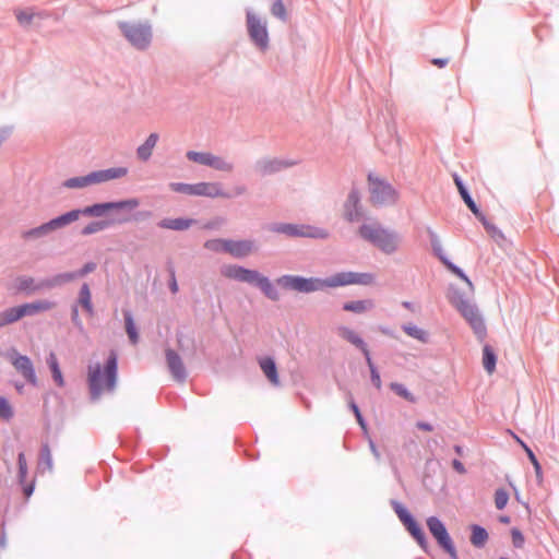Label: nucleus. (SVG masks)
Returning a JSON list of instances; mask_svg holds the SVG:
<instances>
[{
    "instance_id": "38",
    "label": "nucleus",
    "mask_w": 559,
    "mask_h": 559,
    "mask_svg": "<svg viewBox=\"0 0 559 559\" xmlns=\"http://www.w3.org/2000/svg\"><path fill=\"white\" fill-rule=\"evenodd\" d=\"M17 466H19V473H17L19 483L21 485H23V484H25V480L27 477V472H28L26 457L23 452H20L17 455Z\"/></svg>"
},
{
    "instance_id": "48",
    "label": "nucleus",
    "mask_w": 559,
    "mask_h": 559,
    "mask_svg": "<svg viewBox=\"0 0 559 559\" xmlns=\"http://www.w3.org/2000/svg\"><path fill=\"white\" fill-rule=\"evenodd\" d=\"M107 224L105 222H92L82 229V235H92L105 229Z\"/></svg>"
},
{
    "instance_id": "22",
    "label": "nucleus",
    "mask_w": 559,
    "mask_h": 559,
    "mask_svg": "<svg viewBox=\"0 0 559 559\" xmlns=\"http://www.w3.org/2000/svg\"><path fill=\"white\" fill-rule=\"evenodd\" d=\"M167 362L170 371L174 374L175 380H185V368L180 357L174 350H167L166 353Z\"/></svg>"
},
{
    "instance_id": "44",
    "label": "nucleus",
    "mask_w": 559,
    "mask_h": 559,
    "mask_svg": "<svg viewBox=\"0 0 559 559\" xmlns=\"http://www.w3.org/2000/svg\"><path fill=\"white\" fill-rule=\"evenodd\" d=\"M227 243H228V240H226V239H212V240H207L204 243V247L206 249L215 251V252H219V251L227 252Z\"/></svg>"
},
{
    "instance_id": "4",
    "label": "nucleus",
    "mask_w": 559,
    "mask_h": 559,
    "mask_svg": "<svg viewBox=\"0 0 559 559\" xmlns=\"http://www.w3.org/2000/svg\"><path fill=\"white\" fill-rule=\"evenodd\" d=\"M392 508L396 513L400 521L403 523L407 532L413 536V538L417 542L420 548L427 551L428 542L426 535L412 514L407 511V509L400 502L393 500L391 501Z\"/></svg>"
},
{
    "instance_id": "10",
    "label": "nucleus",
    "mask_w": 559,
    "mask_h": 559,
    "mask_svg": "<svg viewBox=\"0 0 559 559\" xmlns=\"http://www.w3.org/2000/svg\"><path fill=\"white\" fill-rule=\"evenodd\" d=\"M247 28L251 40L261 49L265 50L269 46V34L266 23L258 17L253 12H247Z\"/></svg>"
},
{
    "instance_id": "52",
    "label": "nucleus",
    "mask_w": 559,
    "mask_h": 559,
    "mask_svg": "<svg viewBox=\"0 0 559 559\" xmlns=\"http://www.w3.org/2000/svg\"><path fill=\"white\" fill-rule=\"evenodd\" d=\"M271 12L273 15H275L282 20L286 19V9H285L283 1H281V0L275 1L272 4Z\"/></svg>"
},
{
    "instance_id": "25",
    "label": "nucleus",
    "mask_w": 559,
    "mask_h": 559,
    "mask_svg": "<svg viewBox=\"0 0 559 559\" xmlns=\"http://www.w3.org/2000/svg\"><path fill=\"white\" fill-rule=\"evenodd\" d=\"M194 223L189 218H164L158 223V226L164 229L185 230Z\"/></svg>"
},
{
    "instance_id": "30",
    "label": "nucleus",
    "mask_w": 559,
    "mask_h": 559,
    "mask_svg": "<svg viewBox=\"0 0 559 559\" xmlns=\"http://www.w3.org/2000/svg\"><path fill=\"white\" fill-rule=\"evenodd\" d=\"M371 308H373L372 300L348 301V302H345L343 306V309L345 311H350V312H355V313H362V312L368 311Z\"/></svg>"
},
{
    "instance_id": "7",
    "label": "nucleus",
    "mask_w": 559,
    "mask_h": 559,
    "mask_svg": "<svg viewBox=\"0 0 559 559\" xmlns=\"http://www.w3.org/2000/svg\"><path fill=\"white\" fill-rule=\"evenodd\" d=\"M374 276L370 273L341 272L323 280L324 288H335L347 285H371Z\"/></svg>"
},
{
    "instance_id": "19",
    "label": "nucleus",
    "mask_w": 559,
    "mask_h": 559,
    "mask_svg": "<svg viewBox=\"0 0 559 559\" xmlns=\"http://www.w3.org/2000/svg\"><path fill=\"white\" fill-rule=\"evenodd\" d=\"M254 242L251 240H228L227 253L235 258H245L254 251Z\"/></svg>"
},
{
    "instance_id": "3",
    "label": "nucleus",
    "mask_w": 559,
    "mask_h": 559,
    "mask_svg": "<svg viewBox=\"0 0 559 559\" xmlns=\"http://www.w3.org/2000/svg\"><path fill=\"white\" fill-rule=\"evenodd\" d=\"M368 189L370 202L376 206L393 204L397 199V193L393 187L372 174L368 176Z\"/></svg>"
},
{
    "instance_id": "39",
    "label": "nucleus",
    "mask_w": 559,
    "mask_h": 559,
    "mask_svg": "<svg viewBox=\"0 0 559 559\" xmlns=\"http://www.w3.org/2000/svg\"><path fill=\"white\" fill-rule=\"evenodd\" d=\"M403 330L407 335H409L423 343L427 342V338H428L427 333L424 330L419 329L418 326L408 324V325H404Z\"/></svg>"
},
{
    "instance_id": "57",
    "label": "nucleus",
    "mask_w": 559,
    "mask_h": 559,
    "mask_svg": "<svg viewBox=\"0 0 559 559\" xmlns=\"http://www.w3.org/2000/svg\"><path fill=\"white\" fill-rule=\"evenodd\" d=\"M511 534H512L513 545L516 548H521L523 546V544H524V536L522 535V533L519 530L513 528L511 531Z\"/></svg>"
},
{
    "instance_id": "2",
    "label": "nucleus",
    "mask_w": 559,
    "mask_h": 559,
    "mask_svg": "<svg viewBox=\"0 0 559 559\" xmlns=\"http://www.w3.org/2000/svg\"><path fill=\"white\" fill-rule=\"evenodd\" d=\"M359 236L372 243L384 253H393L397 250L400 239L397 234L384 228L377 222L365 223L358 229Z\"/></svg>"
},
{
    "instance_id": "47",
    "label": "nucleus",
    "mask_w": 559,
    "mask_h": 559,
    "mask_svg": "<svg viewBox=\"0 0 559 559\" xmlns=\"http://www.w3.org/2000/svg\"><path fill=\"white\" fill-rule=\"evenodd\" d=\"M104 174L106 176V181H109L124 177L128 174V169L126 167L109 168L105 169Z\"/></svg>"
},
{
    "instance_id": "24",
    "label": "nucleus",
    "mask_w": 559,
    "mask_h": 559,
    "mask_svg": "<svg viewBox=\"0 0 559 559\" xmlns=\"http://www.w3.org/2000/svg\"><path fill=\"white\" fill-rule=\"evenodd\" d=\"M24 318L22 306L8 308L0 312V328L12 324Z\"/></svg>"
},
{
    "instance_id": "1",
    "label": "nucleus",
    "mask_w": 559,
    "mask_h": 559,
    "mask_svg": "<svg viewBox=\"0 0 559 559\" xmlns=\"http://www.w3.org/2000/svg\"><path fill=\"white\" fill-rule=\"evenodd\" d=\"M433 250L442 263L451 271L454 275L462 278L468 286L469 295L463 296V294L453 289L449 296L450 302L460 311L464 319L469 323L471 328L478 336H483L486 332V326L483 318L480 317L478 309L472 302V295L474 293V285L464 272L451 263L445 255L442 253L440 243H433Z\"/></svg>"
},
{
    "instance_id": "23",
    "label": "nucleus",
    "mask_w": 559,
    "mask_h": 559,
    "mask_svg": "<svg viewBox=\"0 0 559 559\" xmlns=\"http://www.w3.org/2000/svg\"><path fill=\"white\" fill-rule=\"evenodd\" d=\"M81 216L80 210H73L66 214H62L51 221H49V226L51 228V231L62 228L73 222H76Z\"/></svg>"
},
{
    "instance_id": "54",
    "label": "nucleus",
    "mask_w": 559,
    "mask_h": 559,
    "mask_svg": "<svg viewBox=\"0 0 559 559\" xmlns=\"http://www.w3.org/2000/svg\"><path fill=\"white\" fill-rule=\"evenodd\" d=\"M396 395L409 401L415 402L414 394L407 389V386H391Z\"/></svg>"
},
{
    "instance_id": "35",
    "label": "nucleus",
    "mask_w": 559,
    "mask_h": 559,
    "mask_svg": "<svg viewBox=\"0 0 559 559\" xmlns=\"http://www.w3.org/2000/svg\"><path fill=\"white\" fill-rule=\"evenodd\" d=\"M483 366L489 373H491L496 367V355L489 345H485L483 348Z\"/></svg>"
},
{
    "instance_id": "17",
    "label": "nucleus",
    "mask_w": 559,
    "mask_h": 559,
    "mask_svg": "<svg viewBox=\"0 0 559 559\" xmlns=\"http://www.w3.org/2000/svg\"><path fill=\"white\" fill-rule=\"evenodd\" d=\"M43 288H45V282L36 283L32 276H17L12 282V289H14L15 293L32 294Z\"/></svg>"
},
{
    "instance_id": "11",
    "label": "nucleus",
    "mask_w": 559,
    "mask_h": 559,
    "mask_svg": "<svg viewBox=\"0 0 559 559\" xmlns=\"http://www.w3.org/2000/svg\"><path fill=\"white\" fill-rule=\"evenodd\" d=\"M273 230L289 237L326 238L328 231L309 225L278 224Z\"/></svg>"
},
{
    "instance_id": "43",
    "label": "nucleus",
    "mask_w": 559,
    "mask_h": 559,
    "mask_svg": "<svg viewBox=\"0 0 559 559\" xmlns=\"http://www.w3.org/2000/svg\"><path fill=\"white\" fill-rule=\"evenodd\" d=\"M210 154V152L189 151L187 152V158L193 163L206 166Z\"/></svg>"
},
{
    "instance_id": "49",
    "label": "nucleus",
    "mask_w": 559,
    "mask_h": 559,
    "mask_svg": "<svg viewBox=\"0 0 559 559\" xmlns=\"http://www.w3.org/2000/svg\"><path fill=\"white\" fill-rule=\"evenodd\" d=\"M114 389L115 386H90V399L92 401H97L105 392L111 394Z\"/></svg>"
},
{
    "instance_id": "45",
    "label": "nucleus",
    "mask_w": 559,
    "mask_h": 559,
    "mask_svg": "<svg viewBox=\"0 0 559 559\" xmlns=\"http://www.w3.org/2000/svg\"><path fill=\"white\" fill-rule=\"evenodd\" d=\"M13 409L7 399L0 397V419L10 420L13 417Z\"/></svg>"
},
{
    "instance_id": "42",
    "label": "nucleus",
    "mask_w": 559,
    "mask_h": 559,
    "mask_svg": "<svg viewBox=\"0 0 559 559\" xmlns=\"http://www.w3.org/2000/svg\"><path fill=\"white\" fill-rule=\"evenodd\" d=\"M170 189L175 192L185 193L188 195H195V183H181V182H173L169 185Z\"/></svg>"
},
{
    "instance_id": "29",
    "label": "nucleus",
    "mask_w": 559,
    "mask_h": 559,
    "mask_svg": "<svg viewBox=\"0 0 559 559\" xmlns=\"http://www.w3.org/2000/svg\"><path fill=\"white\" fill-rule=\"evenodd\" d=\"M260 367L270 382L277 383L278 378H277L276 366L272 358H270V357L262 358L260 360Z\"/></svg>"
},
{
    "instance_id": "50",
    "label": "nucleus",
    "mask_w": 559,
    "mask_h": 559,
    "mask_svg": "<svg viewBox=\"0 0 559 559\" xmlns=\"http://www.w3.org/2000/svg\"><path fill=\"white\" fill-rule=\"evenodd\" d=\"M348 405H349L350 409L353 411V413L355 414L357 423L362 428V430L366 432L367 431L366 421H365V419H364V417H362V415H361L357 404L355 403V401L352 397L348 401Z\"/></svg>"
},
{
    "instance_id": "34",
    "label": "nucleus",
    "mask_w": 559,
    "mask_h": 559,
    "mask_svg": "<svg viewBox=\"0 0 559 559\" xmlns=\"http://www.w3.org/2000/svg\"><path fill=\"white\" fill-rule=\"evenodd\" d=\"M47 364L52 373V379L57 384H63V377L59 368L58 359L55 353H50L47 358Z\"/></svg>"
},
{
    "instance_id": "16",
    "label": "nucleus",
    "mask_w": 559,
    "mask_h": 559,
    "mask_svg": "<svg viewBox=\"0 0 559 559\" xmlns=\"http://www.w3.org/2000/svg\"><path fill=\"white\" fill-rule=\"evenodd\" d=\"M359 202V193L356 190H352L344 204V217L348 222H355L361 217Z\"/></svg>"
},
{
    "instance_id": "32",
    "label": "nucleus",
    "mask_w": 559,
    "mask_h": 559,
    "mask_svg": "<svg viewBox=\"0 0 559 559\" xmlns=\"http://www.w3.org/2000/svg\"><path fill=\"white\" fill-rule=\"evenodd\" d=\"M78 278V274L75 272H69V273H62L53 276L50 280H46L45 282V288H50L55 286L62 285L64 283L74 281Z\"/></svg>"
},
{
    "instance_id": "8",
    "label": "nucleus",
    "mask_w": 559,
    "mask_h": 559,
    "mask_svg": "<svg viewBox=\"0 0 559 559\" xmlns=\"http://www.w3.org/2000/svg\"><path fill=\"white\" fill-rule=\"evenodd\" d=\"M277 284L285 289H292L300 293H311L324 289L323 280L305 278L294 275H284L277 278Z\"/></svg>"
},
{
    "instance_id": "6",
    "label": "nucleus",
    "mask_w": 559,
    "mask_h": 559,
    "mask_svg": "<svg viewBox=\"0 0 559 559\" xmlns=\"http://www.w3.org/2000/svg\"><path fill=\"white\" fill-rule=\"evenodd\" d=\"M140 205L138 199H128L118 202L97 203L80 210L81 215L100 217L108 211L132 212Z\"/></svg>"
},
{
    "instance_id": "12",
    "label": "nucleus",
    "mask_w": 559,
    "mask_h": 559,
    "mask_svg": "<svg viewBox=\"0 0 559 559\" xmlns=\"http://www.w3.org/2000/svg\"><path fill=\"white\" fill-rule=\"evenodd\" d=\"M240 282L255 285L264 293L266 297L273 300L278 299V293L273 287L270 280L255 270L245 269Z\"/></svg>"
},
{
    "instance_id": "63",
    "label": "nucleus",
    "mask_w": 559,
    "mask_h": 559,
    "mask_svg": "<svg viewBox=\"0 0 559 559\" xmlns=\"http://www.w3.org/2000/svg\"><path fill=\"white\" fill-rule=\"evenodd\" d=\"M416 427L425 431H431L433 429L432 426L426 421H417Z\"/></svg>"
},
{
    "instance_id": "5",
    "label": "nucleus",
    "mask_w": 559,
    "mask_h": 559,
    "mask_svg": "<svg viewBox=\"0 0 559 559\" xmlns=\"http://www.w3.org/2000/svg\"><path fill=\"white\" fill-rule=\"evenodd\" d=\"M426 524L437 544L450 556V558L459 559L455 546L443 522L437 516H429Z\"/></svg>"
},
{
    "instance_id": "21",
    "label": "nucleus",
    "mask_w": 559,
    "mask_h": 559,
    "mask_svg": "<svg viewBox=\"0 0 559 559\" xmlns=\"http://www.w3.org/2000/svg\"><path fill=\"white\" fill-rule=\"evenodd\" d=\"M24 317L35 316L40 312L49 311L56 307V302L40 299L33 302L21 305Z\"/></svg>"
},
{
    "instance_id": "36",
    "label": "nucleus",
    "mask_w": 559,
    "mask_h": 559,
    "mask_svg": "<svg viewBox=\"0 0 559 559\" xmlns=\"http://www.w3.org/2000/svg\"><path fill=\"white\" fill-rule=\"evenodd\" d=\"M79 302L90 314H93L91 290L87 284H83L81 287Z\"/></svg>"
},
{
    "instance_id": "31",
    "label": "nucleus",
    "mask_w": 559,
    "mask_h": 559,
    "mask_svg": "<svg viewBox=\"0 0 559 559\" xmlns=\"http://www.w3.org/2000/svg\"><path fill=\"white\" fill-rule=\"evenodd\" d=\"M245 267L236 264L224 265L221 269V274L229 280L240 282L243 275Z\"/></svg>"
},
{
    "instance_id": "51",
    "label": "nucleus",
    "mask_w": 559,
    "mask_h": 559,
    "mask_svg": "<svg viewBox=\"0 0 559 559\" xmlns=\"http://www.w3.org/2000/svg\"><path fill=\"white\" fill-rule=\"evenodd\" d=\"M520 443L522 444V447L524 448L531 463L533 464L534 468H535V472L537 475H540L542 474V466L538 462V460L536 459L535 454L533 453V451L521 440H519Z\"/></svg>"
},
{
    "instance_id": "33",
    "label": "nucleus",
    "mask_w": 559,
    "mask_h": 559,
    "mask_svg": "<svg viewBox=\"0 0 559 559\" xmlns=\"http://www.w3.org/2000/svg\"><path fill=\"white\" fill-rule=\"evenodd\" d=\"M51 233V228L49 226V223H45L38 227L32 228L29 230H25L22 233V238L25 240L28 239H35L46 236L47 234Z\"/></svg>"
},
{
    "instance_id": "28",
    "label": "nucleus",
    "mask_w": 559,
    "mask_h": 559,
    "mask_svg": "<svg viewBox=\"0 0 559 559\" xmlns=\"http://www.w3.org/2000/svg\"><path fill=\"white\" fill-rule=\"evenodd\" d=\"M471 531H472V535H471L472 545L477 548L484 547L488 540L487 531L484 527L476 525V524L471 526Z\"/></svg>"
},
{
    "instance_id": "9",
    "label": "nucleus",
    "mask_w": 559,
    "mask_h": 559,
    "mask_svg": "<svg viewBox=\"0 0 559 559\" xmlns=\"http://www.w3.org/2000/svg\"><path fill=\"white\" fill-rule=\"evenodd\" d=\"M120 28L127 39L138 49H144L148 46L152 34L146 25L120 23Z\"/></svg>"
},
{
    "instance_id": "37",
    "label": "nucleus",
    "mask_w": 559,
    "mask_h": 559,
    "mask_svg": "<svg viewBox=\"0 0 559 559\" xmlns=\"http://www.w3.org/2000/svg\"><path fill=\"white\" fill-rule=\"evenodd\" d=\"M124 322H126V331L127 334L132 342V344H136L139 341V334L134 324V321L132 319V316L130 312H124Z\"/></svg>"
},
{
    "instance_id": "46",
    "label": "nucleus",
    "mask_w": 559,
    "mask_h": 559,
    "mask_svg": "<svg viewBox=\"0 0 559 559\" xmlns=\"http://www.w3.org/2000/svg\"><path fill=\"white\" fill-rule=\"evenodd\" d=\"M509 501V493L504 489H497L495 492V504L498 510L506 508Z\"/></svg>"
},
{
    "instance_id": "14",
    "label": "nucleus",
    "mask_w": 559,
    "mask_h": 559,
    "mask_svg": "<svg viewBox=\"0 0 559 559\" xmlns=\"http://www.w3.org/2000/svg\"><path fill=\"white\" fill-rule=\"evenodd\" d=\"M10 360L16 370L22 372L26 381H35V372L28 357L20 355L15 349L9 353Z\"/></svg>"
},
{
    "instance_id": "13",
    "label": "nucleus",
    "mask_w": 559,
    "mask_h": 559,
    "mask_svg": "<svg viewBox=\"0 0 559 559\" xmlns=\"http://www.w3.org/2000/svg\"><path fill=\"white\" fill-rule=\"evenodd\" d=\"M91 384H115L117 380V359L115 356H110L105 367L90 372Z\"/></svg>"
},
{
    "instance_id": "60",
    "label": "nucleus",
    "mask_w": 559,
    "mask_h": 559,
    "mask_svg": "<svg viewBox=\"0 0 559 559\" xmlns=\"http://www.w3.org/2000/svg\"><path fill=\"white\" fill-rule=\"evenodd\" d=\"M452 466L460 474H464L466 472L463 463L461 461H459V460H453L452 461Z\"/></svg>"
},
{
    "instance_id": "40",
    "label": "nucleus",
    "mask_w": 559,
    "mask_h": 559,
    "mask_svg": "<svg viewBox=\"0 0 559 559\" xmlns=\"http://www.w3.org/2000/svg\"><path fill=\"white\" fill-rule=\"evenodd\" d=\"M63 185L69 189H80L91 186L88 175L70 178Z\"/></svg>"
},
{
    "instance_id": "41",
    "label": "nucleus",
    "mask_w": 559,
    "mask_h": 559,
    "mask_svg": "<svg viewBox=\"0 0 559 559\" xmlns=\"http://www.w3.org/2000/svg\"><path fill=\"white\" fill-rule=\"evenodd\" d=\"M39 468L46 467L47 469L52 468V457L50 453V449L47 444H44L40 450L39 456Z\"/></svg>"
},
{
    "instance_id": "64",
    "label": "nucleus",
    "mask_w": 559,
    "mask_h": 559,
    "mask_svg": "<svg viewBox=\"0 0 559 559\" xmlns=\"http://www.w3.org/2000/svg\"><path fill=\"white\" fill-rule=\"evenodd\" d=\"M23 486V492L25 495L26 498H29L34 491V485L33 484H29V485H22Z\"/></svg>"
},
{
    "instance_id": "61",
    "label": "nucleus",
    "mask_w": 559,
    "mask_h": 559,
    "mask_svg": "<svg viewBox=\"0 0 559 559\" xmlns=\"http://www.w3.org/2000/svg\"><path fill=\"white\" fill-rule=\"evenodd\" d=\"M449 60L447 58H435L431 60V63L437 66L438 68H444L448 64Z\"/></svg>"
},
{
    "instance_id": "62",
    "label": "nucleus",
    "mask_w": 559,
    "mask_h": 559,
    "mask_svg": "<svg viewBox=\"0 0 559 559\" xmlns=\"http://www.w3.org/2000/svg\"><path fill=\"white\" fill-rule=\"evenodd\" d=\"M171 281H170V290L171 293L176 294L178 292V284L175 277V272H170Z\"/></svg>"
},
{
    "instance_id": "56",
    "label": "nucleus",
    "mask_w": 559,
    "mask_h": 559,
    "mask_svg": "<svg viewBox=\"0 0 559 559\" xmlns=\"http://www.w3.org/2000/svg\"><path fill=\"white\" fill-rule=\"evenodd\" d=\"M33 13L29 11H16L15 16L21 24H29L33 17Z\"/></svg>"
},
{
    "instance_id": "20",
    "label": "nucleus",
    "mask_w": 559,
    "mask_h": 559,
    "mask_svg": "<svg viewBox=\"0 0 559 559\" xmlns=\"http://www.w3.org/2000/svg\"><path fill=\"white\" fill-rule=\"evenodd\" d=\"M338 335L347 341L348 343L353 344L357 348H359L364 355L367 358V361L370 364V355L369 349L366 345V343L362 341V338L353 330L346 326L338 328Z\"/></svg>"
},
{
    "instance_id": "18",
    "label": "nucleus",
    "mask_w": 559,
    "mask_h": 559,
    "mask_svg": "<svg viewBox=\"0 0 559 559\" xmlns=\"http://www.w3.org/2000/svg\"><path fill=\"white\" fill-rule=\"evenodd\" d=\"M293 162L281 160V159H262L257 164V170L262 176L272 175L281 171L287 167L293 166Z\"/></svg>"
},
{
    "instance_id": "15",
    "label": "nucleus",
    "mask_w": 559,
    "mask_h": 559,
    "mask_svg": "<svg viewBox=\"0 0 559 559\" xmlns=\"http://www.w3.org/2000/svg\"><path fill=\"white\" fill-rule=\"evenodd\" d=\"M195 195L207 198H230V194L225 192L222 185L218 182H199L195 183Z\"/></svg>"
},
{
    "instance_id": "53",
    "label": "nucleus",
    "mask_w": 559,
    "mask_h": 559,
    "mask_svg": "<svg viewBox=\"0 0 559 559\" xmlns=\"http://www.w3.org/2000/svg\"><path fill=\"white\" fill-rule=\"evenodd\" d=\"M462 199L464 200L465 204L467 205V207L479 218L483 219L481 217V214L479 213V210L477 207V205L475 204V202L473 201V199L471 198V195L468 194L467 191L463 192L461 194Z\"/></svg>"
},
{
    "instance_id": "27",
    "label": "nucleus",
    "mask_w": 559,
    "mask_h": 559,
    "mask_svg": "<svg viewBox=\"0 0 559 559\" xmlns=\"http://www.w3.org/2000/svg\"><path fill=\"white\" fill-rule=\"evenodd\" d=\"M209 167L224 173H231L234 170V164L222 156L210 154L207 165Z\"/></svg>"
},
{
    "instance_id": "59",
    "label": "nucleus",
    "mask_w": 559,
    "mask_h": 559,
    "mask_svg": "<svg viewBox=\"0 0 559 559\" xmlns=\"http://www.w3.org/2000/svg\"><path fill=\"white\" fill-rule=\"evenodd\" d=\"M368 443H369L370 451H371L372 455L374 456V459L377 461H380L381 454H380L374 441L371 438H369Z\"/></svg>"
},
{
    "instance_id": "58",
    "label": "nucleus",
    "mask_w": 559,
    "mask_h": 559,
    "mask_svg": "<svg viewBox=\"0 0 559 559\" xmlns=\"http://www.w3.org/2000/svg\"><path fill=\"white\" fill-rule=\"evenodd\" d=\"M96 267V264L93 262L86 263L79 272H75L78 274V277H82L86 275L90 272H93Z\"/></svg>"
},
{
    "instance_id": "26",
    "label": "nucleus",
    "mask_w": 559,
    "mask_h": 559,
    "mask_svg": "<svg viewBox=\"0 0 559 559\" xmlns=\"http://www.w3.org/2000/svg\"><path fill=\"white\" fill-rule=\"evenodd\" d=\"M157 141L158 134L151 133L146 141L141 146L138 147V157L142 160H147L151 157L153 148L155 147Z\"/></svg>"
},
{
    "instance_id": "55",
    "label": "nucleus",
    "mask_w": 559,
    "mask_h": 559,
    "mask_svg": "<svg viewBox=\"0 0 559 559\" xmlns=\"http://www.w3.org/2000/svg\"><path fill=\"white\" fill-rule=\"evenodd\" d=\"M88 178H90L91 186L106 182V176L104 174V170L93 171V173L88 174Z\"/></svg>"
}]
</instances>
